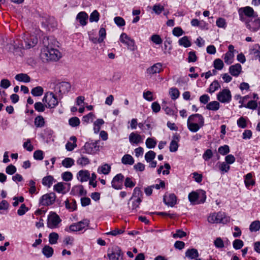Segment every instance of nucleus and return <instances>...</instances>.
<instances>
[{"instance_id":"1","label":"nucleus","mask_w":260,"mask_h":260,"mask_svg":"<svg viewBox=\"0 0 260 260\" xmlns=\"http://www.w3.org/2000/svg\"><path fill=\"white\" fill-rule=\"evenodd\" d=\"M41 57L44 61H57L61 57V53L57 49L47 46L42 49Z\"/></svg>"},{"instance_id":"2","label":"nucleus","mask_w":260,"mask_h":260,"mask_svg":"<svg viewBox=\"0 0 260 260\" xmlns=\"http://www.w3.org/2000/svg\"><path fill=\"white\" fill-rule=\"evenodd\" d=\"M230 217L224 212H219L211 213L208 217V221L210 223L225 224L230 222Z\"/></svg>"},{"instance_id":"3","label":"nucleus","mask_w":260,"mask_h":260,"mask_svg":"<svg viewBox=\"0 0 260 260\" xmlns=\"http://www.w3.org/2000/svg\"><path fill=\"white\" fill-rule=\"evenodd\" d=\"M42 101L46 104V108L50 109L54 108L58 104V101L56 96L51 91H48L45 94Z\"/></svg>"},{"instance_id":"4","label":"nucleus","mask_w":260,"mask_h":260,"mask_svg":"<svg viewBox=\"0 0 260 260\" xmlns=\"http://www.w3.org/2000/svg\"><path fill=\"white\" fill-rule=\"evenodd\" d=\"M89 220L88 219H84L81 221L72 224L68 228H66L65 231L69 233L81 231L89 226Z\"/></svg>"},{"instance_id":"5","label":"nucleus","mask_w":260,"mask_h":260,"mask_svg":"<svg viewBox=\"0 0 260 260\" xmlns=\"http://www.w3.org/2000/svg\"><path fill=\"white\" fill-rule=\"evenodd\" d=\"M206 199V193L204 191L199 192L192 191L188 194L189 201L194 204L204 203Z\"/></svg>"},{"instance_id":"6","label":"nucleus","mask_w":260,"mask_h":260,"mask_svg":"<svg viewBox=\"0 0 260 260\" xmlns=\"http://www.w3.org/2000/svg\"><path fill=\"white\" fill-rule=\"evenodd\" d=\"M71 85L67 82H61L55 84L53 89L55 94H58L61 98L71 89Z\"/></svg>"},{"instance_id":"7","label":"nucleus","mask_w":260,"mask_h":260,"mask_svg":"<svg viewBox=\"0 0 260 260\" xmlns=\"http://www.w3.org/2000/svg\"><path fill=\"white\" fill-rule=\"evenodd\" d=\"M119 40L122 43L126 45L128 50L134 51L137 49V46L134 40L131 39L126 34L122 33L120 36Z\"/></svg>"},{"instance_id":"8","label":"nucleus","mask_w":260,"mask_h":260,"mask_svg":"<svg viewBox=\"0 0 260 260\" xmlns=\"http://www.w3.org/2000/svg\"><path fill=\"white\" fill-rule=\"evenodd\" d=\"M61 221L59 216L56 213L51 212L48 216L47 226L50 229L57 228Z\"/></svg>"},{"instance_id":"9","label":"nucleus","mask_w":260,"mask_h":260,"mask_svg":"<svg viewBox=\"0 0 260 260\" xmlns=\"http://www.w3.org/2000/svg\"><path fill=\"white\" fill-rule=\"evenodd\" d=\"M56 195L53 192L43 195L39 200V204L42 206H48L52 205L56 199Z\"/></svg>"},{"instance_id":"10","label":"nucleus","mask_w":260,"mask_h":260,"mask_svg":"<svg viewBox=\"0 0 260 260\" xmlns=\"http://www.w3.org/2000/svg\"><path fill=\"white\" fill-rule=\"evenodd\" d=\"M217 100L221 103H229L232 100V94L228 88L223 89L217 94Z\"/></svg>"},{"instance_id":"11","label":"nucleus","mask_w":260,"mask_h":260,"mask_svg":"<svg viewBox=\"0 0 260 260\" xmlns=\"http://www.w3.org/2000/svg\"><path fill=\"white\" fill-rule=\"evenodd\" d=\"M123 255L121 249L118 246L113 247L107 254L109 260H123Z\"/></svg>"},{"instance_id":"12","label":"nucleus","mask_w":260,"mask_h":260,"mask_svg":"<svg viewBox=\"0 0 260 260\" xmlns=\"http://www.w3.org/2000/svg\"><path fill=\"white\" fill-rule=\"evenodd\" d=\"M124 178V176L121 173L117 174L112 180V187L115 189H121L123 187Z\"/></svg>"},{"instance_id":"13","label":"nucleus","mask_w":260,"mask_h":260,"mask_svg":"<svg viewBox=\"0 0 260 260\" xmlns=\"http://www.w3.org/2000/svg\"><path fill=\"white\" fill-rule=\"evenodd\" d=\"M246 27L251 31H256L260 28V19L256 17L251 18L247 21Z\"/></svg>"},{"instance_id":"14","label":"nucleus","mask_w":260,"mask_h":260,"mask_svg":"<svg viewBox=\"0 0 260 260\" xmlns=\"http://www.w3.org/2000/svg\"><path fill=\"white\" fill-rule=\"evenodd\" d=\"M98 142L86 143L83 148V152L87 154H93L99 150Z\"/></svg>"},{"instance_id":"15","label":"nucleus","mask_w":260,"mask_h":260,"mask_svg":"<svg viewBox=\"0 0 260 260\" xmlns=\"http://www.w3.org/2000/svg\"><path fill=\"white\" fill-rule=\"evenodd\" d=\"M162 63L160 62H157L147 68L146 72L148 75H152L157 73H159L162 71Z\"/></svg>"},{"instance_id":"16","label":"nucleus","mask_w":260,"mask_h":260,"mask_svg":"<svg viewBox=\"0 0 260 260\" xmlns=\"http://www.w3.org/2000/svg\"><path fill=\"white\" fill-rule=\"evenodd\" d=\"M176 196L174 193H171L164 196V202L168 206L173 207L176 204Z\"/></svg>"},{"instance_id":"17","label":"nucleus","mask_w":260,"mask_h":260,"mask_svg":"<svg viewBox=\"0 0 260 260\" xmlns=\"http://www.w3.org/2000/svg\"><path fill=\"white\" fill-rule=\"evenodd\" d=\"M187 121L197 123H199V124L201 125V126H203L204 123V119L202 115L195 114L189 116L188 118Z\"/></svg>"},{"instance_id":"18","label":"nucleus","mask_w":260,"mask_h":260,"mask_svg":"<svg viewBox=\"0 0 260 260\" xmlns=\"http://www.w3.org/2000/svg\"><path fill=\"white\" fill-rule=\"evenodd\" d=\"M38 43V38L34 36H30L28 38L24 39L25 47H22L29 49L35 46Z\"/></svg>"},{"instance_id":"19","label":"nucleus","mask_w":260,"mask_h":260,"mask_svg":"<svg viewBox=\"0 0 260 260\" xmlns=\"http://www.w3.org/2000/svg\"><path fill=\"white\" fill-rule=\"evenodd\" d=\"M128 139L129 142L132 144H138L142 143L143 140V138L141 135L134 132L130 134Z\"/></svg>"},{"instance_id":"20","label":"nucleus","mask_w":260,"mask_h":260,"mask_svg":"<svg viewBox=\"0 0 260 260\" xmlns=\"http://www.w3.org/2000/svg\"><path fill=\"white\" fill-rule=\"evenodd\" d=\"M88 18V16L87 14L84 12H79L77 16H76V20L79 21L80 25L82 26H85L87 23V19Z\"/></svg>"},{"instance_id":"21","label":"nucleus","mask_w":260,"mask_h":260,"mask_svg":"<svg viewBox=\"0 0 260 260\" xmlns=\"http://www.w3.org/2000/svg\"><path fill=\"white\" fill-rule=\"evenodd\" d=\"M242 71V66L239 63L232 65L229 68V72L233 76L238 77Z\"/></svg>"},{"instance_id":"22","label":"nucleus","mask_w":260,"mask_h":260,"mask_svg":"<svg viewBox=\"0 0 260 260\" xmlns=\"http://www.w3.org/2000/svg\"><path fill=\"white\" fill-rule=\"evenodd\" d=\"M90 178V173L88 170H80L77 174V178L81 182H86Z\"/></svg>"},{"instance_id":"23","label":"nucleus","mask_w":260,"mask_h":260,"mask_svg":"<svg viewBox=\"0 0 260 260\" xmlns=\"http://www.w3.org/2000/svg\"><path fill=\"white\" fill-rule=\"evenodd\" d=\"M241 12L244 14V15L250 19L254 16V10L250 7H245L243 8H241L239 10L240 15H241Z\"/></svg>"},{"instance_id":"24","label":"nucleus","mask_w":260,"mask_h":260,"mask_svg":"<svg viewBox=\"0 0 260 260\" xmlns=\"http://www.w3.org/2000/svg\"><path fill=\"white\" fill-rule=\"evenodd\" d=\"M199 256L198 251L195 248L188 249L185 252V256L191 259L198 258Z\"/></svg>"},{"instance_id":"25","label":"nucleus","mask_w":260,"mask_h":260,"mask_svg":"<svg viewBox=\"0 0 260 260\" xmlns=\"http://www.w3.org/2000/svg\"><path fill=\"white\" fill-rule=\"evenodd\" d=\"M132 200V205H129V209L131 210V212L135 213L137 211V209L139 208L140 204L142 202L141 199H131L129 201Z\"/></svg>"},{"instance_id":"26","label":"nucleus","mask_w":260,"mask_h":260,"mask_svg":"<svg viewBox=\"0 0 260 260\" xmlns=\"http://www.w3.org/2000/svg\"><path fill=\"white\" fill-rule=\"evenodd\" d=\"M244 183L247 188H249L250 186L254 185L255 181L252 179V175L251 173L247 174L244 176Z\"/></svg>"},{"instance_id":"27","label":"nucleus","mask_w":260,"mask_h":260,"mask_svg":"<svg viewBox=\"0 0 260 260\" xmlns=\"http://www.w3.org/2000/svg\"><path fill=\"white\" fill-rule=\"evenodd\" d=\"M187 125L189 130L193 133L197 132L203 126L199 124V123L192 122H190V121H187Z\"/></svg>"},{"instance_id":"28","label":"nucleus","mask_w":260,"mask_h":260,"mask_svg":"<svg viewBox=\"0 0 260 260\" xmlns=\"http://www.w3.org/2000/svg\"><path fill=\"white\" fill-rule=\"evenodd\" d=\"M15 79L20 82L28 83L30 81V78L26 74L21 73L16 75Z\"/></svg>"},{"instance_id":"29","label":"nucleus","mask_w":260,"mask_h":260,"mask_svg":"<svg viewBox=\"0 0 260 260\" xmlns=\"http://www.w3.org/2000/svg\"><path fill=\"white\" fill-rule=\"evenodd\" d=\"M206 108L209 110L217 111L220 108V104L217 101H212L207 104Z\"/></svg>"},{"instance_id":"30","label":"nucleus","mask_w":260,"mask_h":260,"mask_svg":"<svg viewBox=\"0 0 260 260\" xmlns=\"http://www.w3.org/2000/svg\"><path fill=\"white\" fill-rule=\"evenodd\" d=\"M53 252V249L49 245H45L42 249V253L47 258L51 257Z\"/></svg>"},{"instance_id":"31","label":"nucleus","mask_w":260,"mask_h":260,"mask_svg":"<svg viewBox=\"0 0 260 260\" xmlns=\"http://www.w3.org/2000/svg\"><path fill=\"white\" fill-rule=\"evenodd\" d=\"M178 44L180 46H183L185 48L189 47L191 45L190 41L187 36H184L180 38L178 41Z\"/></svg>"},{"instance_id":"32","label":"nucleus","mask_w":260,"mask_h":260,"mask_svg":"<svg viewBox=\"0 0 260 260\" xmlns=\"http://www.w3.org/2000/svg\"><path fill=\"white\" fill-rule=\"evenodd\" d=\"M121 162L124 165H132L134 163V159L129 154H125L121 159Z\"/></svg>"},{"instance_id":"33","label":"nucleus","mask_w":260,"mask_h":260,"mask_svg":"<svg viewBox=\"0 0 260 260\" xmlns=\"http://www.w3.org/2000/svg\"><path fill=\"white\" fill-rule=\"evenodd\" d=\"M34 123L37 127H42L45 125V120L43 117L39 115L35 118Z\"/></svg>"},{"instance_id":"34","label":"nucleus","mask_w":260,"mask_h":260,"mask_svg":"<svg viewBox=\"0 0 260 260\" xmlns=\"http://www.w3.org/2000/svg\"><path fill=\"white\" fill-rule=\"evenodd\" d=\"M75 161L71 157H66L61 161L62 165L66 168H71L74 165Z\"/></svg>"},{"instance_id":"35","label":"nucleus","mask_w":260,"mask_h":260,"mask_svg":"<svg viewBox=\"0 0 260 260\" xmlns=\"http://www.w3.org/2000/svg\"><path fill=\"white\" fill-rule=\"evenodd\" d=\"M220 88V85L217 80H214L210 85L208 89L209 92L212 93Z\"/></svg>"},{"instance_id":"36","label":"nucleus","mask_w":260,"mask_h":260,"mask_svg":"<svg viewBox=\"0 0 260 260\" xmlns=\"http://www.w3.org/2000/svg\"><path fill=\"white\" fill-rule=\"evenodd\" d=\"M54 181V178L51 176H47L44 177L42 179V184L44 186L50 187Z\"/></svg>"},{"instance_id":"37","label":"nucleus","mask_w":260,"mask_h":260,"mask_svg":"<svg viewBox=\"0 0 260 260\" xmlns=\"http://www.w3.org/2000/svg\"><path fill=\"white\" fill-rule=\"evenodd\" d=\"M111 170V167L107 164L102 166L99 167L98 170V172L99 173H102L105 175H107L109 173Z\"/></svg>"},{"instance_id":"38","label":"nucleus","mask_w":260,"mask_h":260,"mask_svg":"<svg viewBox=\"0 0 260 260\" xmlns=\"http://www.w3.org/2000/svg\"><path fill=\"white\" fill-rule=\"evenodd\" d=\"M59 238V235L55 232L51 233L49 235V243L53 245L56 244Z\"/></svg>"},{"instance_id":"39","label":"nucleus","mask_w":260,"mask_h":260,"mask_svg":"<svg viewBox=\"0 0 260 260\" xmlns=\"http://www.w3.org/2000/svg\"><path fill=\"white\" fill-rule=\"evenodd\" d=\"M43 88L41 86H37L31 89V93L35 96H40L43 94Z\"/></svg>"},{"instance_id":"40","label":"nucleus","mask_w":260,"mask_h":260,"mask_svg":"<svg viewBox=\"0 0 260 260\" xmlns=\"http://www.w3.org/2000/svg\"><path fill=\"white\" fill-rule=\"evenodd\" d=\"M53 189L58 193H61L63 194L66 193L64 191L65 187L64 186V183L62 182H59L54 185L53 186Z\"/></svg>"},{"instance_id":"41","label":"nucleus","mask_w":260,"mask_h":260,"mask_svg":"<svg viewBox=\"0 0 260 260\" xmlns=\"http://www.w3.org/2000/svg\"><path fill=\"white\" fill-rule=\"evenodd\" d=\"M234 54L233 52H226L224 54V60L227 64H230L233 62Z\"/></svg>"},{"instance_id":"42","label":"nucleus","mask_w":260,"mask_h":260,"mask_svg":"<svg viewBox=\"0 0 260 260\" xmlns=\"http://www.w3.org/2000/svg\"><path fill=\"white\" fill-rule=\"evenodd\" d=\"M142 197V192L140 188L136 187L134 188L131 199H141Z\"/></svg>"},{"instance_id":"43","label":"nucleus","mask_w":260,"mask_h":260,"mask_svg":"<svg viewBox=\"0 0 260 260\" xmlns=\"http://www.w3.org/2000/svg\"><path fill=\"white\" fill-rule=\"evenodd\" d=\"M245 107L248 109L254 110L256 109V108L257 107V104L256 101H250L248 102V103L246 105H241L239 106V108H241L242 107Z\"/></svg>"},{"instance_id":"44","label":"nucleus","mask_w":260,"mask_h":260,"mask_svg":"<svg viewBox=\"0 0 260 260\" xmlns=\"http://www.w3.org/2000/svg\"><path fill=\"white\" fill-rule=\"evenodd\" d=\"M146 146L149 149L154 148L157 144L156 141L152 138H148L146 140Z\"/></svg>"},{"instance_id":"45","label":"nucleus","mask_w":260,"mask_h":260,"mask_svg":"<svg viewBox=\"0 0 260 260\" xmlns=\"http://www.w3.org/2000/svg\"><path fill=\"white\" fill-rule=\"evenodd\" d=\"M164 167L166 169V170H164L162 172V174L164 175H168L170 173V169H171V167H170V165L168 164V163H166L165 165H164V166H160L159 167V168L157 169V173L158 174H160L164 168Z\"/></svg>"},{"instance_id":"46","label":"nucleus","mask_w":260,"mask_h":260,"mask_svg":"<svg viewBox=\"0 0 260 260\" xmlns=\"http://www.w3.org/2000/svg\"><path fill=\"white\" fill-rule=\"evenodd\" d=\"M156 156V153L153 151L150 150L147 152L145 155V159L147 162H150L154 159Z\"/></svg>"},{"instance_id":"47","label":"nucleus","mask_w":260,"mask_h":260,"mask_svg":"<svg viewBox=\"0 0 260 260\" xmlns=\"http://www.w3.org/2000/svg\"><path fill=\"white\" fill-rule=\"evenodd\" d=\"M260 229V221L255 220L250 225L249 230L251 232H257Z\"/></svg>"},{"instance_id":"48","label":"nucleus","mask_w":260,"mask_h":260,"mask_svg":"<svg viewBox=\"0 0 260 260\" xmlns=\"http://www.w3.org/2000/svg\"><path fill=\"white\" fill-rule=\"evenodd\" d=\"M164 10V7L160 4H156L152 7L153 11L157 15L160 14Z\"/></svg>"},{"instance_id":"49","label":"nucleus","mask_w":260,"mask_h":260,"mask_svg":"<svg viewBox=\"0 0 260 260\" xmlns=\"http://www.w3.org/2000/svg\"><path fill=\"white\" fill-rule=\"evenodd\" d=\"M100 14L97 10H94L90 14L89 21L91 22H98L99 20Z\"/></svg>"},{"instance_id":"50","label":"nucleus","mask_w":260,"mask_h":260,"mask_svg":"<svg viewBox=\"0 0 260 260\" xmlns=\"http://www.w3.org/2000/svg\"><path fill=\"white\" fill-rule=\"evenodd\" d=\"M89 159L87 157L85 156H82L81 157H80L77 160V165L81 166L82 167L89 164Z\"/></svg>"},{"instance_id":"51","label":"nucleus","mask_w":260,"mask_h":260,"mask_svg":"<svg viewBox=\"0 0 260 260\" xmlns=\"http://www.w3.org/2000/svg\"><path fill=\"white\" fill-rule=\"evenodd\" d=\"M237 125L239 127L245 128L247 127V120L246 118L244 117H240L237 122Z\"/></svg>"},{"instance_id":"52","label":"nucleus","mask_w":260,"mask_h":260,"mask_svg":"<svg viewBox=\"0 0 260 260\" xmlns=\"http://www.w3.org/2000/svg\"><path fill=\"white\" fill-rule=\"evenodd\" d=\"M46 105H44L42 103L39 102H36L34 105V108L36 111L39 112H43L45 111Z\"/></svg>"},{"instance_id":"53","label":"nucleus","mask_w":260,"mask_h":260,"mask_svg":"<svg viewBox=\"0 0 260 260\" xmlns=\"http://www.w3.org/2000/svg\"><path fill=\"white\" fill-rule=\"evenodd\" d=\"M224 64L222 60L219 58L216 59L214 61V67L215 69L221 70L223 67Z\"/></svg>"},{"instance_id":"54","label":"nucleus","mask_w":260,"mask_h":260,"mask_svg":"<svg viewBox=\"0 0 260 260\" xmlns=\"http://www.w3.org/2000/svg\"><path fill=\"white\" fill-rule=\"evenodd\" d=\"M69 123L71 126L76 127L80 124V121L77 117H73L69 119Z\"/></svg>"},{"instance_id":"55","label":"nucleus","mask_w":260,"mask_h":260,"mask_svg":"<svg viewBox=\"0 0 260 260\" xmlns=\"http://www.w3.org/2000/svg\"><path fill=\"white\" fill-rule=\"evenodd\" d=\"M218 151L220 154L225 155L230 152L229 146L226 145H224L223 146H220L218 148Z\"/></svg>"},{"instance_id":"56","label":"nucleus","mask_w":260,"mask_h":260,"mask_svg":"<svg viewBox=\"0 0 260 260\" xmlns=\"http://www.w3.org/2000/svg\"><path fill=\"white\" fill-rule=\"evenodd\" d=\"M170 94L172 99L176 100L179 96V90L176 88H171L170 91Z\"/></svg>"},{"instance_id":"57","label":"nucleus","mask_w":260,"mask_h":260,"mask_svg":"<svg viewBox=\"0 0 260 260\" xmlns=\"http://www.w3.org/2000/svg\"><path fill=\"white\" fill-rule=\"evenodd\" d=\"M79 193L80 196H84L86 195L87 192L84 189L83 186L81 185L75 186L74 188Z\"/></svg>"},{"instance_id":"58","label":"nucleus","mask_w":260,"mask_h":260,"mask_svg":"<svg viewBox=\"0 0 260 260\" xmlns=\"http://www.w3.org/2000/svg\"><path fill=\"white\" fill-rule=\"evenodd\" d=\"M243 242L240 239H236L233 243V247L236 250L241 249L243 246Z\"/></svg>"},{"instance_id":"59","label":"nucleus","mask_w":260,"mask_h":260,"mask_svg":"<svg viewBox=\"0 0 260 260\" xmlns=\"http://www.w3.org/2000/svg\"><path fill=\"white\" fill-rule=\"evenodd\" d=\"M63 180L65 181H71L73 179V174L70 172H65L61 174Z\"/></svg>"},{"instance_id":"60","label":"nucleus","mask_w":260,"mask_h":260,"mask_svg":"<svg viewBox=\"0 0 260 260\" xmlns=\"http://www.w3.org/2000/svg\"><path fill=\"white\" fill-rule=\"evenodd\" d=\"M114 21L116 24L119 27L123 26L125 24V20L121 17H115L114 18Z\"/></svg>"},{"instance_id":"61","label":"nucleus","mask_w":260,"mask_h":260,"mask_svg":"<svg viewBox=\"0 0 260 260\" xmlns=\"http://www.w3.org/2000/svg\"><path fill=\"white\" fill-rule=\"evenodd\" d=\"M144 99L146 100L151 102L154 100V98L152 95V92L149 90L144 91L143 94Z\"/></svg>"},{"instance_id":"62","label":"nucleus","mask_w":260,"mask_h":260,"mask_svg":"<svg viewBox=\"0 0 260 260\" xmlns=\"http://www.w3.org/2000/svg\"><path fill=\"white\" fill-rule=\"evenodd\" d=\"M178 148V144L176 141L173 140L171 141L169 149L172 152H175L177 151Z\"/></svg>"},{"instance_id":"63","label":"nucleus","mask_w":260,"mask_h":260,"mask_svg":"<svg viewBox=\"0 0 260 260\" xmlns=\"http://www.w3.org/2000/svg\"><path fill=\"white\" fill-rule=\"evenodd\" d=\"M74 238L71 236H66L64 237L63 243L66 245H71L72 246L74 244Z\"/></svg>"},{"instance_id":"64","label":"nucleus","mask_w":260,"mask_h":260,"mask_svg":"<svg viewBox=\"0 0 260 260\" xmlns=\"http://www.w3.org/2000/svg\"><path fill=\"white\" fill-rule=\"evenodd\" d=\"M17 171L16 168L14 165L11 164L7 166L6 168V172L9 175H13L16 173Z\"/></svg>"}]
</instances>
